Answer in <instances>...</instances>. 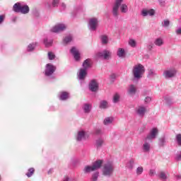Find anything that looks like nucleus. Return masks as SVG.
<instances>
[{"mask_svg": "<svg viewBox=\"0 0 181 181\" xmlns=\"http://www.w3.org/2000/svg\"><path fill=\"white\" fill-rule=\"evenodd\" d=\"M122 2H124V0H115L112 11L114 18H118V15H119V9H120L122 13H127L128 12V6L126 4H122Z\"/></svg>", "mask_w": 181, "mask_h": 181, "instance_id": "f257e3e1", "label": "nucleus"}, {"mask_svg": "<svg viewBox=\"0 0 181 181\" xmlns=\"http://www.w3.org/2000/svg\"><path fill=\"white\" fill-rule=\"evenodd\" d=\"M132 73L134 80L138 81L141 80L142 77H144V74H145V66L141 64H137L133 66Z\"/></svg>", "mask_w": 181, "mask_h": 181, "instance_id": "f03ea898", "label": "nucleus"}, {"mask_svg": "<svg viewBox=\"0 0 181 181\" xmlns=\"http://www.w3.org/2000/svg\"><path fill=\"white\" fill-rule=\"evenodd\" d=\"M13 11L17 13H23V15H26L30 9L29 6L26 4H22L21 2L16 3L13 6Z\"/></svg>", "mask_w": 181, "mask_h": 181, "instance_id": "7ed1b4c3", "label": "nucleus"}, {"mask_svg": "<svg viewBox=\"0 0 181 181\" xmlns=\"http://www.w3.org/2000/svg\"><path fill=\"white\" fill-rule=\"evenodd\" d=\"M112 173H114V163L111 161L105 163L103 168V176L110 177Z\"/></svg>", "mask_w": 181, "mask_h": 181, "instance_id": "20e7f679", "label": "nucleus"}, {"mask_svg": "<svg viewBox=\"0 0 181 181\" xmlns=\"http://www.w3.org/2000/svg\"><path fill=\"white\" fill-rule=\"evenodd\" d=\"M103 165V160H98L93 163L92 165H86L83 169L84 173H90V172H94V170H98L100 169Z\"/></svg>", "mask_w": 181, "mask_h": 181, "instance_id": "39448f33", "label": "nucleus"}, {"mask_svg": "<svg viewBox=\"0 0 181 181\" xmlns=\"http://www.w3.org/2000/svg\"><path fill=\"white\" fill-rule=\"evenodd\" d=\"M88 28L91 32H95L98 28V18H91L89 19Z\"/></svg>", "mask_w": 181, "mask_h": 181, "instance_id": "423d86ee", "label": "nucleus"}, {"mask_svg": "<svg viewBox=\"0 0 181 181\" xmlns=\"http://www.w3.org/2000/svg\"><path fill=\"white\" fill-rule=\"evenodd\" d=\"M177 74V70L175 68L167 69L163 71V76L165 78H173Z\"/></svg>", "mask_w": 181, "mask_h": 181, "instance_id": "0eeeda50", "label": "nucleus"}, {"mask_svg": "<svg viewBox=\"0 0 181 181\" xmlns=\"http://www.w3.org/2000/svg\"><path fill=\"white\" fill-rule=\"evenodd\" d=\"M56 66L52 64H47L45 66V75L47 77H50L56 71Z\"/></svg>", "mask_w": 181, "mask_h": 181, "instance_id": "6e6552de", "label": "nucleus"}, {"mask_svg": "<svg viewBox=\"0 0 181 181\" xmlns=\"http://www.w3.org/2000/svg\"><path fill=\"white\" fill-rule=\"evenodd\" d=\"M158 134H159V130L158 128L154 127L151 129L149 134L146 137V139H148V141L156 139V136H158Z\"/></svg>", "mask_w": 181, "mask_h": 181, "instance_id": "1a4fd4ad", "label": "nucleus"}, {"mask_svg": "<svg viewBox=\"0 0 181 181\" xmlns=\"http://www.w3.org/2000/svg\"><path fill=\"white\" fill-rule=\"evenodd\" d=\"M66 25L59 23L52 27L51 29V32H52L53 33H59V32H63L64 30H66Z\"/></svg>", "mask_w": 181, "mask_h": 181, "instance_id": "9d476101", "label": "nucleus"}, {"mask_svg": "<svg viewBox=\"0 0 181 181\" xmlns=\"http://www.w3.org/2000/svg\"><path fill=\"white\" fill-rule=\"evenodd\" d=\"M111 54L112 53L110 52V50L104 49L103 51L98 52L97 56L98 57H101L105 60H110V58L111 57Z\"/></svg>", "mask_w": 181, "mask_h": 181, "instance_id": "9b49d317", "label": "nucleus"}, {"mask_svg": "<svg viewBox=\"0 0 181 181\" xmlns=\"http://www.w3.org/2000/svg\"><path fill=\"white\" fill-rule=\"evenodd\" d=\"M148 140L146 139H144V143L142 145V152L144 153H149L151 152V149L152 148V146L151 145V142L148 141Z\"/></svg>", "mask_w": 181, "mask_h": 181, "instance_id": "f8f14e48", "label": "nucleus"}, {"mask_svg": "<svg viewBox=\"0 0 181 181\" xmlns=\"http://www.w3.org/2000/svg\"><path fill=\"white\" fill-rule=\"evenodd\" d=\"M136 114L141 118H144L145 114H146V107L144 106H139L136 109Z\"/></svg>", "mask_w": 181, "mask_h": 181, "instance_id": "ddd939ff", "label": "nucleus"}, {"mask_svg": "<svg viewBox=\"0 0 181 181\" xmlns=\"http://www.w3.org/2000/svg\"><path fill=\"white\" fill-rule=\"evenodd\" d=\"M141 15L144 17L153 16L155 15V10L153 8H144L141 12Z\"/></svg>", "mask_w": 181, "mask_h": 181, "instance_id": "4468645a", "label": "nucleus"}, {"mask_svg": "<svg viewBox=\"0 0 181 181\" xmlns=\"http://www.w3.org/2000/svg\"><path fill=\"white\" fill-rule=\"evenodd\" d=\"M89 90L93 93L98 90V83L95 79L90 81L89 83Z\"/></svg>", "mask_w": 181, "mask_h": 181, "instance_id": "2eb2a0df", "label": "nucleus"}, {"mask_svg": "<svg viewBox=\"0 0 181 181\" xmlns=\"http://www.w3.org/2000/svg\"><path fill=\"white\" fill-rule=\"evenodd\" d=\"M137 88L136 86L134 84H130L127 88V94L129 95L133 96L136 94Z\"/></svg>", "mask_w": 181, "mask_h": 181, "instance_id": "dca6fc26", "label": "nucleus"}, {"mask_svg": "<svg viewBox=\"0 0 181 181\" xmlns=\"http://www.w3.org/2000/svg\"><path fill=\"white\" fill-rule=\"evenodd\" d=\"M71 54H73V56L76 62H78V60H80V52H78V49H77V48H76V47H73L71 49Z\"/></svg>", "mask_w": 181, "mask_h": 181, "instance_id": "f3484780", "label": "nucleus"}, {"mask_svg": "<svg viewBox=\"0 0 181 181\" xmlns=\"http://www.w3.org/2000/svg\"><path fill=\"white\" fill-rule=\"evenodd\" d=\"M157 177L162 181H166L169 179V175L166 174L164 171H160L159 174L157 175Z\"/></svg>", "mask_w": 181, "mask_h": 181, "instance_id": "a211bd4d", "label": "nucleus"}, {"mask_svg": "<svg viewBox=\"0 0 181 181\" xmlns=\"http://www.w3.org/2000/svg\"><path fill=\"white\" fill-rule=\"evenodd\" d=\"M84 139H86V132H84V131L78 132V134L76 136V141L78 142H80Z\"/></svg>", "mask_w": 181, "mask_h": 181, "instance_id": "6ab92c4d", "label": "nucleus"}, {"mask_svg": "<svg viewBox=\"0 0 181 181\" xmlns=\"http://www.w3.org/2000/svg\"><path fill=\"white\" fill-rule=\"evenodd\" d=\"M70 98V94L68 92H61L59 95V99L62 101H66V100H69Z\"/></svg>", "mask_w": 181, "mask_h": 181, "instance_id": "aec40b11", "label": "nucleus"}, {"mask_svg": "<svg viewBox=\"0 0 181 181\" xmlns=\"http://www.w3.org/2000/svg\"><path fill=\"white\" fill-rule=\"evenodd\" d=\"M91 105L88 103H85L82 107V110L85 114H90V112H91Z\"/></svg>", "mask_w": 181, "mask_h": 181, "instance_id": "412c9836", "label": "nucleus"}, {"mask_svg": "<svg viewBox=\"0 0 181 181\" xmlns=\"http://www.w3.org/2000/svg\"><path fill=\"white\" fill-rule=\"evenodd\" d=\"M86 76H87V70L81 69L78 75L79 80H84V78H86Z\"/></svg>", "mask_w": 181, "mask_h": 181, "instance_id": "4be33fe9", "label": "nucleus"}, {"mask_svg": "<svg viewBox=\"0 0 181 181\" xmlns=\"http://www.w3.org/2000/svg\"><path fill=\"white\" fill-rule=\"evenodd\" d=\"M165 103L168 105H172V104H175V100H173V98L169 95H165L163 97Z\"/></svg>", "mask_w": 181, "mask_h": 181, "instance_id": "5701e85b", "label": "nucleus"}, {"mask_svg": "<svg viewBox=\"0 0 181 181\" xmlns=\"http://www.w3.org/2000/svg\"><path fill=\"white\" fill-rule=\"evenodd\" d=\"M43 43L45 47H50L53 45V40L52 39H49L47 37L44 38Z\"/></svg>", "mask_w": 181, "mask_h": 181, "instance_id": "b1692460", "label": "nucleus"}, {"mask_svg": "<svg viewBox=\"0 0 181 181\" xmlns=\"http://www.w3.org/2000/svg\"><path fill=\"white\" fill-rule=\"evenodd\" d=\"M90 62H91V60L90 59H86L83 63V67L82 69H83V70H88V69H90V67H91V64H90Z\"/></svg>", "mask_w": 181, "mask_h": 181, "instance_id": "393cba45", "label": "nucleus"}, {"mask_svg": "<svg viewBox=\"0 0 181 181\" xmlns=\"http://www.w3.org/2000/svg\"><path fill=\"white\" fill-rule=\"evenodd\" d=\"M117 55L121 59L125 57V49H124L123 48H118Z\"/></svg>", "mask_w": 181, "mask_h": 181, "instance_id": "a878e982", "label": "nucleus"}, {"mask_svg": "<svg viewBox=\"0 0 181 181\" xmlns=\"http://www.w3.org/2000/svg\"><path fill=\"white\" fill-rule=\"evenodd\" d=\"M105 140L103 138H98L95 141V146L97 148H101L104 145Z\"/></svg>", "mask_w": 181, "mask_h": 181, "instance_id": "bb28decb", "label": "nucleus"}, {"mask_svg": "<svg viewBox=\"0 0 181 181\" xmlns=\"http://www.w3.org/2000/svg\"><path fill=\"white\" fill-rule=\"evenodd\" d=\"M112 122H114V117H106L103 121L104 125H111Z\"/></svg>", "mask_w": 181, "mask_h": 181, "instance_id": "cd10ccee", "label": "nucleus"}, {"mask_svg": "<svg viewBox=\"0 0 181 181\" xmlns=\"http://www.w3.org/2000/svg\"><path fill=\"white\" fill-rule=\"evenodd\" d=\"M37 46V42H33L27 47V52H33L35 48Z\"/></svg>", "mask_w": 181, "mask_h": 181, "instance_id": "c85d7f7f", "label": "nucleus"}, {"mask_svg": "<svg viewBox=\"0 0 181 181\" xmlns=\"http://www.w3.org/2000/svg\"><path fill=\"white\" fill-rule=\"evenodd\" d=\"M134 166H135V160L134 159H131L127 164V168L130 170L134 169Z\"/></svg>", "mask_w": 181, "mask_h": 181, "instance_id": "c756f323", "label": "nucleus"}, {"mask_svg": "<svg viewBox=\"0 0 181 181\" xmlns=\"http://www.w3.org/2000/svg\"><path fill=\"white\" fill-rule=\"evenodd\" d=\"M72 40H73V37L71 35H68L64 38L63 43L64 45H69V43L71 42Z\"/></svg>", "mask_w": 181, "mask_h": 181, "instance_id": "7c9ffc66", "label": "nucleus"}, {"mask_svg": "<svg viewBox=\"0 0 181 181\" xmlns=\"http://www.w3.org/2000/svg\"><path fill=\"white\" fill-rule=\"evenodd\" d=\"M100 108H101L102 110H105V108H108V102L105 101V100H102L100 101Z\"/></svg>", "mask_w": 181, "mask_h": 181, "instance_id": "2f4dec72", "label": "nucleus"}, {"mask_svg": "<svg viewBox=\"0 0 181 181\" xmlns=\"http://www.w3.org/2000/svg\"><path fill=\"white\" fill-rule=\"evenodd\" d=\"M154 45L158 47L162 46L163 45V40L160 37L156 38L154 41Z\"/></svg>", "mask_w": 181, "mask_h": 181, "instance_id": "473e14b6", "label": "nucleus"}, {"mask_svg": "<svg viewBox=\"0 0 181 181\" xmlns=\"http://www.w3.org/2000/svg\"><path fill=\"white\" fill-rule=\"evenodd\" d=\"M166 145V138L163 136L158 139V146H164Z\"/></svg>", "mask_w": 181, "mask_h": 181, "instance_id": "72a5a7b5", "label": "nucleus"}, {"mask_svg": "<svg viewBox=\"0 0 181 181\" xmlns=\"http://www.w3.org/2000/svg\"><path fill=\"white\" fill-rule=\"evenodd\" d=\"M175 141L178 146H181V134H177L175 135Z\"/></svg>", "mask_w": 181, "mask_h": 181, "instance_id": "f704fd0d", "label": "nucleus"}, {"mask_svg": "<svg viewBox=\"0 0 181 181\" xmlns=\"http://www.w3.org/2000/svg\"><path fill=\"white\" fill-rule=\"evenodd\" d=\"M33 173H35V168H30L28 169V172L25 173L27 177H32L33 176Z\"/></svg>", "mask_w": 181, "mask_h": 181, "instance_id": "c9c22d12", "label": "nucleus"}, {"mask_svg": "<svg viewBox=\"0 0 181 181\" xmlns=\"http://www.w3.org/2000/svg\"><path fill=\"white\" fill-rule=\"evenodd\" d=\"M100 176V173L95 172L93 174H92L91 180L92 181H97L98 180V177Z\"/></svg>", "mask_w": 181, "mask_h": 181, "instance_id": "e433bc0d", "label": "nucleus"}, {"mask_svg": "<svg viewBox=\"0 0 181 181\" xmlns=\"http://www.w3.org/2000/svg\"><path fill=\"white\" fill-rule=\"evenodd\" d=\"M101 42L103 45H107V43H108V37L107 35H102Z\"/></svg>", "mask_w": 181, "mask_h": 181, "instance_id": "4c0bfd02", "label": "nucleus"}, {"mask_svg": "<svg viewBox=\"0 0 181 181\" xmlns=\"http://www.w3.org/2000/svg\"><path fill=\"white\" fill-rule=\"evenodd\" d=\"M169 25H170V21H169V20H164L161 23V25L163 26V28H168Z\"/></svg>", "mask_w": 181, "mask_h": 181, "instance_id": "58836bf2", "label": "nucleus"}, {"mask_svg": "<svg viewBox=\"0 0 181 181\" xmlns=\"http://www.w3.org/2000/svg\"><path fill=\"white\" fill-rule=\"evenodd\" d=\"M47 56L49 60H54V59L56 58V55L52 52H49Z\"/></svg>", "mask_w": 181, "mask_h": 181, "instance_id": "ea45409f", "label": "nucleus"}, {"mask_svg": "<svg viewBox=\"0 0 181 181\" xmlns=\"http://www.w3.org/2000/svg\"><path fill=\"white\" fill-rule=\"evenodd\" d=\"M156 76V72L153 69L148 70V77H153Z\"/></svg>", "mask_w": 181, "mask_h": 181, "instance_id": "a19ab883", "label": "nucleus"}, {"mask_svg": "<svg viewBox=\"0 0 181 181\" xmlns=\"http://www.w3.org/2000/svg\"><path fill=\"white\" fill-rule=\"evenodd\" d=\"M120 96L118 93H115L113 96V103H117L119 101Z\"/></svg>", "mask_w": 181, "mask_h": 181, "instance_id": "79ce46f5", "label": "nucleus"}, {"mask_svg": "<svg viewBox=\"0 0 181 181\" xmlns=\"http://www.w3.org/2000/svg\"><path fill=\"white\" fill-rule=\"evenodd\" d=\"M129 46H131L132 47H136V41H135L134 40L132 39L129 40Z\"/></svg>", "mask_w": 181, "mask_h": 181, "instance_id": "37998d69", "label": "nucleus"}, {"mask_svg": "<svg viewBox=\"0 0 181 181\" xmlns=\"http://www.w3.org/2000/svg\"><path fill=\"white\" fill-rule=\"evenodd\" d=\"M144 173V168L143 167H138L136 170V175H142Z\"/></svg>", "mask_w": 181, "mask_h": 181, "instance_id": "c03bdc74", "label": "nucleus"}, {"mask_svg": "<svg viewBox=\"0 0 181 181\" xmlns=\"http://www.w3.org/2000/svg\"><path fill=\"white\" fill-rule=\"evenodd\" d=\"M175 33H176V35H177V36H181V26L176 28Z\"/></svg>", "mask_w": 181, "mask_h": 181, "instance_id": "a18cd8bd", "label": "nucleus"}, {"mask_svg": "<svg viewBox=\"0 0 181 181\" xmlns=\"http://www.w3.org/2000/svg\"><path fill=\"white\" fill-rule=\"evenodd\" d=\"M152 49H153V42H149L147 45V49L148 50V52H151V51H152Z\"/></svg>", "mask_w": 181, "mask_h": 181, "instance_id": "49530a36", "label": "nucleus"}, {"mask_svg": "<svg viewBox=\"0 0 181 181\" xmlns=\"http://www.w3.org/2000/svg\"><path fill=\"white\" fill-rule=\"evenodd\" d=\"M156 175V170H155L153 169H151L149 170V176H151V177H153Z\"/></svg>", "mask_w": 181, "mask_h": 181, "instance_id": "de8ad7c7", "label": "nucleus"}, {"mask_svg": "<svg viewBox=\"0 0 181 181\" xmlns=\"http://www.w3.org/2000/svg\"><path fill=\"white\" fill-rule=\"evenodd\" d=\"M95 133L96 135H103V130L101 129H96Z\"/></svg>", "mask_w": 181, "mask_h": 181, "instance_id": "09e8293b", "label": "nucleus"}, {"mask_svg": "<svg viewBox=\"0 0 181 181\" xmlns=\"http://www.w3.org/2000/svg\"><path fill=\"white\" fill-rule=\"evenodd\" d=\"M175 159L176 160H181V151L176 154Z\"/></svg>", "mask_w": 181, "mask_h": 181, "instance_id": "8fccbe9b", "label": "nucleus"}, {"mask_svg": "<svg viewBox=\"0 0 181 181\" xmlns=\"http://www.w3.org/2000/svg\"><path fill=\"white\" fill-rule=\"evenodd\" d=\"M151 101H152V98L149 96H147L144 100V103L146 104H148V103H151Z\"/></svg>", "mask_w": 181, "mask_h": 181, "instance_id": "3c124183", "label": "nucleus"}, {"mask_svg": "<svg viewBox=\"0 0 181 181\" xmlns=\"http://www.w3.org/2000/svg\"><path fill=\"white\" fill-rule=\"evenodd\" d=\"M4 21H5V15H1L0 16V25H2V23H4Z\"/></svg>", "mask_w": 181, "mask_h": 181, "instance_id": "603ef678", "label": "nucleus"}, {"mask_svg": "<svg viewBox=\"0 0 181 181\" xmlns=\"http://www.w3.org/2000/svg\"><path fill=\"white\" fill-rule=\"evenodd\" d=\"M59 5V0H53L52 6H57Z\"/></svg>", "mask_w": 181, "mask_h": 181, "instance_id": "864d4df0", "label": "nucleus"}, {"mask_svg": "<svg viewBox=\"0 0 181 181\" xmlns=\"http://www.w3.org/2000/svg\"><path fill=\"white\" fill-rule=\"evenodd\" d=\"M175 177L176 180H180L181 175H175Z\"/></svg>", "mask_w": 181, "mask_h": 181, "instance_id": "5fc2aeb1", "label": "nucleus"}, {"mask_svg": "<svg viewBox=\"0 0 181 181\" xmlns=\"http://www.w3.org/2000/svg\"><path fill=\"white\" fill-rule=\"evenodd\" d=\"M159 3L160 4L161 6H165V1L159 0Z\"/></svg>", "mask_w": 181, "mask_h": 181, "instance_id": "6e6d98bb", "label": "nucleus"}, {"mask_svg": "<svg viewBox=\"0 0 181 181\" xmlns=\"http://www.w3.org/2000/svg\"><path fill=\"white\" fill-rule=\"evenodd\" d=\"M110 78L112 80H114L115 78V74H112V75H110Z\"/></svg>", "mask_w": 181, "mask_h": 181, "instance_id": "4d7b16f0", "label": "nucleus"}, {"mask_svg": "<svg viewBox=\"0 0 181 181\" xmlns=\"http://www.w3.org/2000/svg\"><path fill=\"white\" fill-rule=\"evenodd\" d=\"M62 9H66V4L64 3L62 4Z\"/></svg>", "mask_w": 181, "mask_h": 181, "instance_id": "13d9d810", "label": "nucleus"}, {"mask_svg": "<svg viewBox=\"0 0 181 181\" xmlns=\"http://www.w3.org/2000/svg\"><path fill=\"white\" fill-rule=\"evenodd\" d=\"M16 19H18V18L14 17V18H13V22H16Z\"/></svg>", "mask_w": 181, "mask_h": 181, "instance_id": "bf43d9fd", "label": "nucleus"}, {"mask_svg": "<svg viewBox=\"0 0 181 181\" xmlns=\"http://www.w3.org/2000/svg\"><path fill=\"white\" fill-rule=\"evenodd\" d=\"M0 181H1V175H0Z\"/></svg>", "mask_w": 181, "mask_h": 181, "instance_id": "052dcab7", "label": "nucleus"}]
</instances>
